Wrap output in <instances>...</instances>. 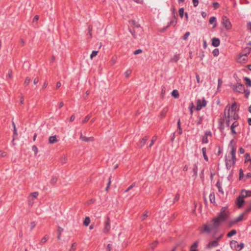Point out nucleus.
<instances>
[{"label": "nucleus", "instance_id": "1", "mask_svg": "<svg viewBox=\"0 0 251 251\" xmlns=\"http://www.w3.org/2000/svg\"><path fill=\"white\" fill-rule=\"evenodd\" d=\"M229 147L231 149L230 154L225 157L226 168L227 170H229L232 166L234 165L236 158V143L234 140H231L230 142Z\"/></svg>", "mask_w": 251, "mask_h": 251}, {"label": "nucleus", "instance_id": "2", "mask_svg": "<svg viewBox=\"0 0 251 251\" xmlns=\"http://www.w3.org/2000/svg\"><path fill=\"white\" fill-rule=\"evenodd\" d=\"M237 108V104L236 102L232 103L230 106H226L224 109V115H227L228 117L230 116L233 118L234 120H238L239 116L236 112Z\"/></svg>", "mask_w": 251, "mask_h": 251}, {"label": "nucleus", "instance_id": "3", "mask_svg": "<svg viewBox=\"0 0 251 251\" xmlns=\"http://www.w3.org/2000/svg\"><path fill=\"white\" fill-rule=\"evenodd\" d=\"M207 103V100L204 97L202 99H198L196 100V110L197 111H200L202 108L205 107Z\"/></svg>", "mask_w": 251, "mask_h": 251}, {"label": "nucleus", "instance_id": "4", "mask_svg": "<svg viewBox=\"0 0 251 251\" xmlns=\"http://www.w3.org/2000/svg\"><path fill=\"white\" fill-rule=\"evenodd\" d=\"M230 246L232 249L239 251L244 248V244L243 243L238 244L236 241L232 240L230 242Z\"/></svg>", "mask_w": 251, "mask_h": 251}, {"label": "nucleus", "instance_id": "5", "mask_svg": "<svg viewBox=\"0 0 251 251\" xmlns=\"http://www.w3.org/2000/svg\"><path fill=\"white\" fill-rule=\"evenodd\" d=\"M222 24L225 28L227 30H229L231 28V24L229 19L226 16H223L222 17Z\"/></svg>", "mask_w": 251, "mask_h": 251}, {"label": "nucleus", "instance_id": "6", "mask_svg": "<svg viewBox=\"0 0 251 251\" xmlns=\"http://www.w3.org/2000/svg\"><path fill=\"white\" fill-rule=\"evenodd\" d=\"M244 85L243 84L239 83L233 85L232 87V89L234 91L238 92L239 93H243V91L244 90Z\"/></svg>", "mask_w": 251, "mask_h": 251}, {"label": "nucleus", "instance_id": "7", "mask_svg": "<svg viewBox=\"0 0 251 251\" xmlns=\"http://www.w3.org/2000/svg\"><path fill=\"white\" fill-rule=\"evenodd\" d=\"M110 220L109 217H107L106 220L104 222V227L103 229V232L108 233L110 230Z\"/></svg>", "mask_w": 251, "mask_h": 251}, {"label": "nucleus", "instance_id": "8", "mask_svg": "<svg viewBox=\"0 0 251 251\" xmlns=\"http://www.w3.org/2000/svg\"><path fill=\"white\" fill-rule=\"evenodd\" d=\"M212 136V133L210 130L206 131L204 132V135L202 136L201 142L202 144H207L208 143V137Z\"/></svg>", "mask_w": 251, "mask_h": 251}, {"label": "nucleus", "instance_id": "9", "mask_svg": "<svg viewBox=\"0 0 251 251\" xmlns=\"http://www.w3.org/2000/svg\"><path fill=\"white\" fill-rule=\"evenodd\" d=\"M244 197H242V196L240 194V196L237 198L236 203V204L238 205L239 208H241L244 202L245 201L244 200Z\"/></svg>", "mask_w": 251, "mask_h": 251}, {"label": "nucleus", "instance_id": "10", "mask_svg": "<svg viewBox=\"0 0 251 251\" xmlns=\"http://www.w3.org/2000/svg\"><path fill=\"white\" fill-rule=\"evenodd\" d=\"M219 246V241L218 240H214L210 242L207 245V249H210L213 247H216Z\"/></svg>", "mask_w": 251, "mask_h": 251}, {"label": "nucleus", "instance_id": "11", "mask_svg": "<svg viewBox=\"0 0 251 251\" xmlns=\"http://www.w3.org/2000/svg\"><path fill=\"white\" fill-rule=\"evenodd\" d=\"M234 122L232 124V125L230 126V129L231 131L232 134H236V132L235 131V127L238 126H239V123L236 120H234Z\"/></svg>", "mask_w": 251, "mask_h": 251}, {"label": "nucleus", "instance_id": "12", "mask_svg": "<svg viewBox=\"0 0 251 251\" xmlns=\"http://www.w3.org/2000/svg\"><path fill=\"white\" fill-rule=\"evenodd\" d=\"M80 139L81 140L86 142H93L94 140L93 137H87L86 136H83L82 133H81Z\"/></svg>", "mask_w": 251, "mask_h": 251}, {"label": "nucleus", "instance_id": "13", "mask_svg": "<svg viewBox=\"0 0 251 251\" xmlns=\"http://www.w3.org/2000/svg\"><path fill=\"white\" fill-rule=\"evenodd\" d=\"M222 222L226 220L228 217V214L227 213H224L223 212H220L219 216H218Z\"/></svg>", "mask_w": 251, "mask_h": 251}, {"label": "nucleus", "instance_id": "14", "mask_svg": "<svg viewBox=\"0 0 251 251\" xmlns=\"http://www.w3.org/2000/svg\"><path fill=\"white\" fill-rule=\"evenodd\" d=\"M177 14H174V16L173 19H172L168 24L167 27L169 26L172 25L173 26H175L177 23V18H176Z\"/></svg>", "mask_w": 251, "mask_h": 251}, {"label": "nucleus", "instance_id": "15", "mask_svg": "<svg viewBox=\"0 0 251 251\" xmlns=\"http://www.w3.org/2000/svg\"><path fill=\"white\" fill-rule=\"evenodd\" d=\"M211 44L214 47H218L220 44V39L218 38H212Z\"/></svg>", "mask_w": 251, "mask_h": 251}, {"label": "nucleus", "instance_id": "16", "mask_svg": "<svg viewBox=\"0 0 251 251\" xmlns=\"http://www.w3.org/2000/svg\"><path fill=\"white\" fill-rule=\"evenodd\" d=\"M149 137L148 136H145L143 138H142L141 141H140L139 144H138V146L141 148H142L143 146H144V145H145L147 141L148 140Z\"/></svg>", "mask_w": 251, "mask_h": 251}, {"label": "nucleus", "instance_id": "17", "mask_svg": "<svg viewBox=\"0 0 251 251\" xmlns=\"http://www.w3.org/2000/svg\"><path fill=\"white\" fill-rule=\"evenodd\" d=\"M168 110H169V108H168V106H166L162 109V110H161V111L160 113V115H159V116L160 117V118L161 119H162L165 117L168 111Z\"/></svg>", "mask_w": 251, "mask_h": 251}, {"label": "nucleus", "instance_id": "18", "mask_svg": "<svg viewBox=\"0 0 251 251\" xmlns=\"http://www.w3.org/2000/svg\"><path fill=\"white\" fill-rule=\"evenodd\" d=\"M241 195L244 198L251 197V190H242L241 192Z\"/></svg>", "mask_w": 251, "mask_h": 251}, {"label": "nucleus", "instance_id": "19", "mask_svg": "<svg viewBox=\"0 0 251 251\" xmlns=\"http://www.w3.org/2000/svg\"><path fill=\"white\" fill-rule=\"evenodd\" d=\"M249 45H250V47H248L245 49V50L246 51V53L244 54H240L239 55L240 58H241L243 56L246 57L247 54H249L251 52V44L250 43Z\"/></svg>", "mask_w": 251, "mask_h": 251}, {"label": "nucleus", "instance_id": "20", "mask_svg": "<svg viewBox=\"0 0 251 251\" xmlns=\"http://www.w3.org/2000/svg\"><path fill=\"white\" fill-rule=\"evenodd\" d=\"M222 222V221L220 219H219L218 217L217 218H214L213 220L214 226L215 227H218Z\"/></svg>", "mask_w": 251, "mask_h": 251}, {"label": "nucleus", "instance_id": "21", "mask_svg": "<svg viewBox=\"0 0 251 251\" xmlns=\"http://www.w3.org/2000/svg\"><path fill=\"white\" fill-rule=\"evenodd\" d=\"M211 231V229L207 225H204L203 228L201 229L200 232L201 233H209Z\"/></svg>", "mask_w": 251, "mask_h": 251}, {"label": "nucleus", "instance_id": "22", "mask_svg": "<svg viewBox=\"0 0 251 251\" xmlns=\"http://www.w3.org/2000/svg\"><path fill=\"white\" fill-rule=\"evenodd\" d=\"M225 116V120L226 121V124L227 126H229L230 122L231 121L234 120L233 117H231L230 116H229V117H228L227 115H224Z\"/></svg>", "mask_w": 251, "mask_h": 251}, {"label": "nucleus", "instance_id": "23", "mask_svg": "<svg viewBox=\"0 0 251 251\" xmlns=\"http://www.w3.org/2000/svg\"><path fill=\"white\" fill-rule=\"evenodd\" d=\"M216 186L218 189L219 192L222 194H224V191L222 188V183L219 180L216 182Z\"/></svg>", "mask_w": 251, "mask_h": 251}, {"label": "nucleus", "instance_id": "24", "mask_svg": "<svg viewBox=\"0 0 251 251\" xmlns=\"http://www.w3.org/2000/svg\"><path fill=\"white\" fill-rule=\"evenodd\" d=\"M57 142L56 135L50 136L49 139V143L50 144L55 143Z\"/></svg>", "mask_w": 251, "mask_h": 251}, {"label": "nucleus", "instance_id": "25", "mask_svg": "<svg viewBox=\"0 0 251 251\" xmlns=\"http://www.w3.org/2000/svg\"><path fill=\"white\" fill-rule=\"evenodd\" d=\"M209 200L211 203L215 204V196L214 192H212L209 195Z\"/></svg>", "mask_w": 251, "mask_h": 251}, {"label": "nucleus", "instance_id": "26", "mask_svg": "<svg viewBox=\"0 0 251 251\" xmlns=\"http://www.w3.org/2000/svg\"><path fill=\"white\" fill-rule=\"evenodd\" d=\"M206 148H205V147L202 148V155H203V158H204V160H205L206 161H207L208 160V157L206 154Z\"/></svg>", "mask_w": 251, "mask_h": 251}, {"label": "nucleus", "instance_id": "27", "mask_svg": "<svg viewBox=\"0 0 251 251\" xmlns=\"http://www.w3.org/2000/svg\"><path fill=\"white\" fill-rule=\"evenodd\" d=\"M172 96L176 99L178 98L179 97V93L178 91L176 89L174 90L171 93Z\"/></svg>", "mask_w": 251, "mask_h": 251}, {"label": "nucleus", "instance_id": "28", "mask_svg": "<svg viewBox=\"0 0 251 251\" xmlns=\"http://www.w3.org/2000/svg\"><path fill=\"white\" fill-rule=\"evenodd\" d=\"M90 218L89 217H86L83 221V225L85 226H87L90 224Z\"/></svg>", "mask_w": 251, "mask_h": 251}, {"label": "nucleus", "instance_id": "29", "mask_svg": "<svg viewBox=\"0 0 251 251\" xmlns=\"http://www.w3.org/2000/svg\"><path fill=\"white\" fill-rule=\"evenodd\" d=\"M156 139H157V136L155 135L153 136L152 137V138L151 141V143H150V145L148 146V148H151V147L152 146V145H153L154 143L155 142Z\"/></svg>", "mask_w": 251, "mask_h": 251}, {"label": "nucleus", "instance_id": "30", "mask_svg": "<svg viewBox=\"0 0 251 251\" xmlns=\"http://www.w3.org/2000/svg\"><path fill=\"white\" fill-rule=\"evenodd\" d=\"M34 203L33 199L28 196L27 200V203L29 207H32Z\"/></svg>", "mask_w": 251, "mask_h": 251}, {"label": "nucleus", "instance_id": "31", "mask_svg": "<svg viewBox=\"0 0 251 251\" xmlns=\"http://www.w3.org/2000/svg\"><path fill=\"white\" fill-rule=\"evenodd\" d=\"M244 80L247 86H250L251 85V79L250 78L248 77H245L244 78Z\"/></svg>", "mask_w": 251, "mask_h": 251}, {"label": "nucleus", "instance_id": "32", "mask_svg": "<svg viewBox=\"0 0 251 251\" xmlns=\"http://www.w3.org/2000/svg\"><path fill=\"white\" fill-rule=\"evenodd\" d=\"M209 23L210 24H214V26L216 25V18L215 17H211L209 19Z\"/></svg>", "mask_w": 251, "mask_h": 251}, {"label": "nucleus", "instance_id": "33", "mask_svg": "<svg viewBox=\"0 0 251 251\" xmlns=\"http://www.w3.org/2000/svg\"><path fill=\"white\" fill-rule=\"evenodd\" d=\"M179 59V54H175L172 58L171 61L174 62H176Z\"/></svg>", "mask_w": 251, "mask_h": 251}, {"label": "nucleus", "instance_id": "34", "mask_svg": "<svg viewBox=\"0 0 251 251\" xmlns=\"http://www.w3.org/2000/svg\"><path fill=\"white\" fill-rule=\"evenodd\" d=\"M158 242L157 241H155L150 244V248L151 250H154L157 245Z\"/></svg>", "mask_w": 251, "mask_h": 251}, {"label": "nucleus", "instance_id": "35", "mask_svg": "<svg viewBox=\"0 0 251 251\" xmlns=\"http://www.w3.org/2000/svg\"><path fill=\"white\" fill-rule=\"evenodd\" d=\"M39 195V193L38 192H34L30 194L29 197L33 199L36 198Z\"/></svg>", "mask_w": 251, "mask_h": 251}, {"label": "nucleus", "instance_id": "36", "mask_svg": "<svg viewBox=\"0 0 251 251\" xmlns=\"http://www.w3.org/2000/svg\"><path fill=\"white\" fill-rule=\"evenodd\" d=\"M236 233H237L236 230L235 229H233L227 233V237H231L233 235H235L236 234Z\"/></svg>", "mask_w": 251, "mask_h": 251}, {"label": "nucleus", "instance_id": "37", "mask_svg": "<svg viewBox=\"0 0 251 251\" xmlns=\"http://www.w3.org/2000/svg\"><path fill=\"white\" fill-rule=\"evenodd\" d=\"M243 93L245 94V97L246 98L248 99L250 94V91L249 89H245L244 88V90L243 91Z\"/></svg>", "mask_w": 251, "mask_h": 251}, {"label": "nucleus", "instance_id": "38", "mask_svg": "<svg viewBox=\"0 0 251 251\" xmlns=\"http://www.w3.org/2000/svg\"><path fill=\"white\" fill-rule=\"evenodd\" d=\"M149 212L148 211H145L142 216L141 220L142 221H144L147 217L149 216Z\"/></svg>", "mask_w": 251, "mask_h": 251}, {"label": "nucleus", "instance_id": "39", "mask_svg": "<svg viewBox=\"0 0 251 251\" xmlns=\"http://www.w3.org/2000/svg\"><path fill=\"white\" fill-rule=\"evenodd\" d=\"M63 231V229L60 226L58 227V235L57 236L58 240H60L61 232Z\"/></svg>", "mask_w": 251, "mask_h": 251}, {"label": "nucleus", "instance_id": "40", "mask_svg": "<svg viewBox=\"0 0 251 251\" xmlns=\"http://www.w3.org/2000/svg\"><path fill=\"white\" fill-rule=\"evenodd\" d=\"M212 54L214 56H217L219 54V49H215L212 51Z\"/></svg>", "mask_w": 251, "mask_h": 251}, {"label": "nucleus", "instance_id": "41", "mask_svg": "<svg viewBox=\"0 0 251 251\" xmlns=\"http://www.w3.org/2000/svg\"><path fill=\"white\" fill-rule=\"evenodd\" d=\"M198 171V166L196 164H195L193 166V171L195 175L197 174Z\"/></svg>", "mask_w": 251, "mask_h": 251}, {"label": "nucleus", "instance_id": "42", "mask_svg": "<svg viewBox=\"0 0 251 251\" xmlns=\"http://www.w3.org/2000/svg\"><path fill=\"white\" fill-rule=\"evenodd\" d=\"M243 217H244V214H241L238 217H237L236 218L235 222H239L241 221V220H242Z\"/></svg>", "mask_w": 251, "mask_h": 251}, {"label": "nucleus", "instance_id": "43", "mask_svg": "<svg viewBox=\"0 0 251 251\" xmlns=\"http://www.w3.org/2000/svg\"><path fill=\"white\" fill-rule=\"evenodd\" d=\"M179 14L180 17L182 18L184 16V8L183 7L180 8L179 9Z\"/></svg>", "mask_w": 251, "mask_h": 251}, {"label": "nucleus", "instance_id": "44", "mask_svg": "<svg viewBox=\"0 0 251 251\" xmlns=\"http://www.w3.org/2000/svg\"><path fill=\"white\" fill-rule=\"evenodd\" d=\"M30 78L29 77H26L24 82V85L26 86L28 85L30 82Z\"/></svg>", "mask_w": 251, "mask_h": 251}, {"label": "nucleus", "instance_id": "45", "mask_svg": "<svg viewBox=\"0 0 251 251\" xmlns=\"http://www.w3.org/2000/svg\"><path fill=\"white\" fill-rule=\"evenodd\" d=\"M131 72H132V71L131 70H130V69L127 70L125 73V77L126 78L128 77L129 76L131 75Z\"/></svg>", "mask_w": 251, "mask_h": 251}, {"label": "nucleus", "instance_id": "46", "mask_svg": "<svg viewBox=\"0 0 251 251\" xmlns=\"http://www.w3.org/2000/svg\"><path fill=\"white\" fill-rule=\"evenodd\" d=\"M57 181V178L56 177H53L50 180V183L52 185L55 184Z\"/></svg>", "mask_w": 251, "mask_h": 251}, {"label": "nucleus", "instance_id": "47", "mask_svg": "<svg viewBox=\"0 0 251 251\" xmlns=\"http://www.w3.org/2000/svg\"><path fill=\"white\" fill-rule=\"evenodd\" d=\"M98 53V51L93 50L90 55V58L92 59L93 57H95L97 55Z\"/></svg>", "mask_w": 251, "mask_h": 251}, {"label": "nucleus", "instance_id": "48", "mask_svg": "<svg viewBox=\"0 0 251 251\" xmlns=\"http://www.w3.org/2000/svg\"><path fill=\"white\" fill-rule=\"evenodd\" d=\"M90 118H91V115H88L87 116H86L85 117V118L83 119V120L82 121V124H84V123H86L87 121H88L89 120Z\"/></svg>", "mask_w": 251, "mask_h": 251}, {"label": "nucleus", "instance_id": "49", "mask_svg": "<svg viewBox=\"0 0 251 251\" xmlns=\"http://www.w3.org/2000/svg\"><path fill=\"white\" fill-rule=\"evenodd\" d=\"M180 198V195L179 193H177L175 197V198L174 199V201H173V203H175L177 201H178L179 199Z\"/></svg>", "mask_w": 251, "mask_h": 251}, {"label": "nucleus", "instance_id": "50", "mask_svg": "<svg viewBox=\"0 0 251 251\" xmlns=\"http://www.w3.org/2000/svg\"><path fill=\"white\" fill-rule=\"evenodd\" d=\"M76 248V243H74L71 247V249L70 250V251H75Z\"/></svg>", "mask_w": 251, "mask_h": 251}, {"label": "nucleus", "instance_id": "51", "mask_svg": "<svg viewBox=\"0 0 251 251\" xmlns=\"http://www.w3.org/2000/svg\"><path fill=\"white\" fill-rule=\"evenodd\" d=\"M8 77L10 78H12V71L11 70H9L8 72L7 75L6 76V78L7 79Z\"/></svg>", "mask_w": 251, "mask_h": 251}, {"label": "nucleus", "instance_id": "52", "mask_svg": "<svg viewBox=\"0 0 251 251\" xmlns=\"http://www.w3.org/2000/svg\"><path fill=\"white\" fill-rule=\"evenodd\" d=\"M244 176L243 170L242 169L239 170V179H241Z\"/></svg>", "mask_w": 251, "mask_h": 251}, {"label": "nucleus", "instance_id": "53", "mask_svg": "<svg viewBox=\"0 0 251 251\" xmlns=\"http://www.w3.org/2000/svg\"><path fill=\"white\" fill-rule=\"evenodd\" d=\"M135 186V183H132L131 185H130L127 189L125 191V192H128L130 190L132 189Z\"/></svg>", "mask_w": 251, "mask_h": 251}, {"label": "nucleus", "instance_id": "54", "mask_svg": "<svg viewBox=\"0 0 251 251\" xmlns=\"http://www.w3.org/2000/svg\"><path fill=\"white\" fill-rule=\"evenodd\" d=\"M48 239V238L47 237V235L45 236L41 240V243L42 244L45 243Z\"/></svg>", "mask_w": 251, "mask_h": 251}, {"label": "nucleus", "instance_id": "55", "mask_svg": "<svg viewBox=\"0 0 251 251\" xmlns=\"http://www.w3.org/2000/svg\"><path fill=\"white\" fill-rule=\"evenodd\" d=\"M129 32L131 33L132 35L133 36V37H134V38H136V33H135V31L134 30V29H129Z\"/></svg>", "mask_w": 251, "mask_h": 251}, {"label": "nucleus", "instance_id": "56", "mask_svg": "<svg viewBox=\"0 0 251 251\" xmlns=\"http://www.w3.org/2000/svg\"><path fill=\"white\" fill-rule=\"evenodd\" d=\"M190 33L189 32H187L185 33L183 37V39L184 40H186L188 37V36L190 35Z\"/></svg>", "mask_w": 251, "mask_h": 251}, {"label": "nucleus", "instance_id": "57", "mask_svg": "<svg viewBox=\"0 0 251 251\" xmlns=\"http://www.w3.org/2000/svg\"><path fill=\"white\" fill-rule=\"evenodd\" d=\"M193 103L192 102L189 106L190 113L191 115H192L193 114Z\"/></svg>", "mask_w": 251, "mask_h": 251}, {"label": "nucleus", "instance_id": "58", "mask_svg": "<svg viewBox=\"0 0 251 251\" xmlns=\"http://www.w3.org/2000/svg\"><path fill=\"white\" fill-rule=\"evenodd\" d=\"M32 151L35 152V154H36L38 151V148L35 145H34L32 146Z\"/></svg>", "mask_w": 251, "mask_h": 251}, {"label": "nucleus", "instance_id": "59", "mask_svg": "<svg viewBox=\"0 0 251 251\" xmlns=\"http://www.w3.org/2000/svg\"><path fill=\"white\" fill-rule=\"evenodd\" d=\"M213 6L215 9H217L219 7L220 4L218 2H215L213 3Z\"/></svg>", "mask_w": 251, "mask_h": 251}, {"label": "nucleus", "instance_id": "60", "mask_svg": "<svg viewBox=\"0 0 251 251\" xmlns=\"http://www.w3.org/2000/svg\"><path fill=\"white\" fill-rule=\"evenodd\" d=\"M198 246V243L197 242H195L191 247V249L190 250H192V249H196L197 248Z\"/></svg>", "mask_w": 251, "mask_h": 251}, {"label": "nucleus", "instance_id": "61", "mask_svg": "<svg viewBox=\"0 0 251 251\" xmlns=\"http://www.w3.org/2000/svg\"><path fill=\"white\" fill-rule=\"evenodd\" d=\"M219 128L220 130H224V127L223 126V121H221L219 122Z\"/></svg>", "mask_w": 251, "mask_h": 251}, {"label": "nucleus", "instance_id": "62", "mask_svg": "<svg viewBox=\"0 0 251 251\" xmlns=\"http://www.w3.org/2000/svg\"><path fill=\"white\" fill-rule=\"evenodd\" d=\"M193 5L194 7H196L199 4V0H192Z\"/></svg>", "mask_w": 251, "mask_h": 251}, {"label": "nucleus", "instance_id": "63", "mask_svg": "<svg viewBox=\"0 0 251 251\" xmlns=\"http://www.w3.org/2000/svg\"><path fill=\"white\" fill-rule=\"evenodd\" d=\"M142 52V50L138 49V50H135L134 51V54L136 55V54H138L141 53Z\"/></svg>", "mask_w": 251, "mask_h": 251}, {"label": "nucleus", "instance_id": "64", "mask_svg": "<svg viewBox=\"0 0 251 251\" xmlns=\"http://www.w3.org/2000/svg\"><path fill=\"white\" fill-rule=\"evenodd\" d=\"M247 28L249 30H250V32L251 33V22H249L247 24Z\"/></svg>", "mask_w": 251, "mask_h": 251}]
</instances>
